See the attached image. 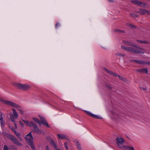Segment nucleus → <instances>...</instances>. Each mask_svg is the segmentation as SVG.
Wrapping results in <instances>:
<instances>
[{"label":"nucleus","instance_id":"f257e3e1","mask_svg":"<svg viewBox=\"0 0 150 150\" xmlns=\"http://www.w3.org/2000/svg\"><path fill=\"white\" fill-rule=\"evenodd\" d=\"M123 42L125 44L130 47L122 46L121 48L123 49L133 53L143 54L144 53L145 50L143 48L134 45L133 43L126 41H123Z\"/></svg>","mask_w":150,"mask_h":150},{"label":"nucleus","instance_id":"f03ea898","mask_svg":"<svg viewBox=\"0 0 150 150\" xmlns=\"http://www.w3.org/2000/svg\"><path fill=\"white\" fill-rule=\"evenodd\" d=\"M0 101L2 103L8 106L18 108V110L19 111L20 113L21 114H23V111L22 109L20 108H21L20 106L17 104L10 101L5 100L2 98H0Z\"/></svg>","mask_w":150,"mask_h":150},{"label":"nucleus","instance_id":"7ed1b4c3","mask_svg":"<svg viewBox=\"0 0 150 150\" xmlns=\"http://www.w3.org/2000/svg\"><path fill=\"white\" fill-rule=\"evenodd\" d=\"M25 138L26 139L27 143L31 146L32 149L33 150H34L35 148L33 144V137L31 134V132H30L27 135Z\"/></svg>","mask_w":150,"mask_h":150},{"label":"nucleus","instance_id":"20e7f679","mask_svg":"<svg viewBox=\"0 0 150 150\" xmlns=\"http://www.w3.org/2000/svg\"><path fill=\"white\" fill-rule=\"evenodd\" d=\"M13 113L11 112L9 113V115L10 116V119L11 121L13 122H15V119H16L18 117V115L17 113L16 110L14 108H12Z\"/></svg>","mask_w":150,"mask_h":150},{"label":"nucleus","instance_id":"39448f33","mask_svg":"<svg viewBox=\"0 0 150 150\" xmlns=\"http://www.w3.org/2000/svg\"><path fill=\"white\" fill-rule=\"evenodd\" d=\"M8 138L10 139L11 141L15 144L18 146H22L21 144L19 142L16 138L13 136L9 134L8 135Z\"/></svg>","mask_w":150,"mask_h":150},{"label":"nucleus","instance_id":"423d86ee","mask_svg":"<svg viewBox=\"0 0 150 150\" xmlns=\"http://www.w3.org/2000/svg\"><path fill=\"white\" fill-rule=\"evenodd\" d=\"M131 2L133 4L142 7L146 8L148 6V4L146 3L142 2L136 0H132L131 1Z\"/></svg>","mask_w":150,"mask_h":150},{"label":"nucleus","instance_id":"0eeeda50","mask_svg":"<svg viewBox=\"0 0 150 150\" xmlns=\"http://www.w3.org/2000/svg\"><path fill=\"white\" fill-rule=\"evenodd\" d=\"M137 13L142 15H145L146 14L150 15V11H148L146 9L143 8H139V11L137 12Z\"/></svg>","mask_w":150,"mask_h":150},{"label":"nucleus","instance_id":"6e6552de","mask_svg":"<svg viewBox=\"0 0 150 150\" xmlns=\"http://www.w3.org/2000/svg\"><path fill=\"white\" fill-rule=\"evenodd\" d=\"M32 127H33L34 129L33 132L37 133L38 134H41V131L39 129L38 127L37 126V125L34 122H32Z\"/></svg>","mask_w":150,"mask_h":150},{"label":"nucleus","instance_id":"1a4fd4ad","mask_svg":"<svg viewBox=\"0 0 150 150\" xmlns=\"http://www.w3.org/2000/svg\"><path fill=\"white\" fill-rule=\"evenodd\" d=\"M116 140L117 141V144L118 145L119 144H122L125 141L122 137H118L116 138Z\"/></svg>","mask_w":150,"mask_h":150},{"label":"nucleus","instance_id":"9d476101","mask_svg":"<svg viewBox=\"0 0 150 150\" xmlns=\"http://www.w3.org/2000/svg\"><path fill=\"white\" fill-rule=\"evenodd\" d=\"M58 138L59 139H68V137H67L64 134H57Z\"/></svg>","mask_w":150,"mask_h":150},{"label":"nucleus","instance_id":"9b49d317","mask_svg":"<svg viewBox=\"0 0 150 150\" xmlns=\"http://www.w3.org/2000/svg\"><path fill=\"white\" fill-rule=\"evenodd\" d=\"M136 71L137 72L142 73L144 72L147 73L148 72L147 69L146 68H144L140 69H137L136 70Z\"/></svg>","mask_w":150,"mask_h":150},{"label":"nucleus","instance_id":"f8f14e48","mask_svg":"<svg viewBox=\"0 0 150 150\" xmlns=\"http://www.w3.org/2000/svg\"><path fill=\"white\" fill-rule=\"evenodd\" d=\"M86 113L88 115L91 116L93 118H99L98 116V115H94L93 114H92L91 113V112H88L86 111Z\"/></svg>","mask_w":150,"mask_h":150},{"label":"nucleus","instance_id":"ddd939ff","mask_svg":"<svg viewBox=\"0 0 150 150\" xmlns=\"http://www.w3.org/2000/svg\"><path fill=\"white\" fill-rule=\"evenodd\" d=\"M30 88V86L28 85H25L22 84V90H28Z\"/></svg>","mask_w":150,"mask_h":150},{"label":"nucleus","instance_id":"4468645a","mask_svg":"<svg viewBox=\"0 0 150 150\" xmlns=\"http://www.w3.org/2000/svg\"><path fill=\"white\" fill-rule=\"evenodd\" d=\"M14 86L16 87L17 88L21 89L22 86V84L20 83H15L13 84Z\"/></svg>","mask_w":150,"mask_h":150},{"label":"nucleus","instance_id":"2eb2a0df","mask_svg":"<svg viewBox=\"0 0 150 150\" xmlns=\"http://www.w3.org/2000/svg\"><path fill=\"white\" fill-rule=\"evenodd\" d=\"M13 131H14V134L16 135V136L18 137L20 140L21 141H22V139L20 137L21 134L20 133H18L16 131H15V129H12Z\"/></svg>","mask_w":150,"mask_h":150},{"label":"nucleus","instance_id":"dca6fc26","mask_svg":"<svg viewBox=\"0 0 150 150\" xmlns=\"http://www.w3.org/2000/svg\"><path fill=\"white\" fill-rule=\"evenodd\" d=\"M22 121L27 125L31 127H32V122H29L28 121V120H22Z\"/></svg>","mask_w":150,"mask_h":150},{"label":"nucleus","instance_id":"f3484780","mask_svg":"<svg viewBox=\"0 0 150 150\" xmlns=\"http://www.w3.org/2000/svg\"><path fill=\"white\" fill-rule=\"evenodd\" d=\"M137 41L138 42L142 44H149V42L146 40H137Z\"/></svg>","mask_w":150,"mask_h":150},{"label":"nucleus","instance_id":"a211bd4d","mask_svg":"<svg viewBox=\"0 0 150 150\" xmlns=\"http://www.w3.org/2000/svg\"><path fill=\"white\" fill-rule=\"evenodd\" d=\"M33 120L35 122L38 123L40 125H41V123L40 121L37 118L33 117Z\"/></svg>","mask_w":150,"mask_h":150},{"label":"nucleus","instance_id":"6ab92c4d","mask_svg":"<svg viewBox=\"0 0 150 150\" xmlns=\"http://www.w3.org/2000/svg\"><path fill=\"white\" fill-rule=\"evenodd\" d=\"M41 122V124H42L43 125H45L47 127H49V126L47 122V121L45 119L42 120Z\"/></svg>","mask_w":150,"mask_h":150},{"label":"nucleus","instance_id":"aec40b11","mask_svg":"<svg viewBox=\"0 0 150 150\" xmlns=\"http://www.w3.org/2000/svg\"><path fill=\"white\" fill-rule=\"evenodd\" d=\"M103 69L105 71H106L108 74H109L111 75H112V74H113V71H111L107 69L106 68L104 67L103 68Z\"/></svg>","mask_w":150,"mask_h":150},{"label":"nucleus","instance_id":"412c9836","mask_svg":"<svg viewBox=\"0 0 150 150\" xmlns=\"http://www.w3.org/2000/svg\"><path fill=\"white\" fill-rule=\"evenodd\" d=\"M124 147L126 149L129 150H135L134 147L129 146H125Z\"/></svg>","mask_w":150,"mask_h":150},{"label":"nucleus","instance_id":"4be33fe9","mask_svg":"<svg viewBox=\"0 0 150 150\" xmlns=\"http://www.w3.org/2000/svg\"><path fill=\"white\" fill-rule=\"evenodd\" d=\"M135 62L141 64H144V61L142 60H136Z\"/></svg>","mask_w":150,"mask_h":150},{"label":"nucleus","instance_id":"5701e85b","mask_svg":"<svg viewBox=\"0 0 150 150\" xmlns=\"http://www.w3.org/2000/svg\"><path fill=\"white\" fill-rule=\"evenodd\" d=\"M50 143L55 148H57V146L56 145L55 142L53 140H51Z\"/></svg>","mask_w":150,"mask_h":150},{"label":"nucleus","instance_id":"b1692460","mask_svg":"<svg viewBox=\"0 0 150 150\" xmlns=\"http://www.w3.org/2000/svg\"><path fill=\"white\" fill-rule=\"evenodd\" d=\"M0 122L1 124L2 123L3 121V116L2 113L1 112H0Z\"/></svg>","mask_w":150,"mask_h":150},{"label":"nucleus","instance_id":"393cba45","mask_svg":"<svg viewBox=\"0 0 150 150\" xmlns=\"http://www.w3.org/2000/svg\"><path fill=\"white\" fill-rule=\"evenodd\" d=\"M130 15L133 17H137L138 16L137 14L134 13H130Z\"/></svg>","mask_w":150,"mask_h":150},{"label":"nucleus","instance_id":"a878e982","mask_svg":"<svg viewBox=\"0 0 150 150\" xmlns=\"http://www.w3.org/2000/svg\"><path fill=\"white\" fill-rule=\"evenodd\" d=\"M3 150H10V149H9L8 148L7 146L6 145H4L3 148Z\"/></svg>","mask_w":150,"mask_h":150},{"label":"nucleus","instance_id":"bb28decb","mask_svg":"<svg viewBox=\"0 0 150 150\" xmlns=\"http://www.w3.org/2000/svg\"><path fill=\"white\" fill-rule=\"evenodd\" d=\"M77 147L78 149L80 150L81 149V147H80V144L78 143L77 142L76 144Z\"/></svg>","mask_w":150,"mask_h":150},{"label":"nucleus","instance_id":"cd10ccee","mask_svg":"<svg viewBox=\"0 0 150 150\" xmlns=\"http://www.w3.org/2000/svg\"><path fill=\"white\" fill-rule=\"evenodd\" d=\"M127 26H129L131 28H134L135 27V26L133 25H132V24H130L129 23H127Z\"/></svg>","mask_w":150,"mask_h":150},{"label":"nucleus","instance_id":"c85d7f7f","mask_svg":"<svg viewBox=\"0 0 150 150\" xmlns=\"http://www.w3.org/2000/svg\"><path fill=\"white\" fill-rule=\"evenodd\" d=\"M118 77L121 80H123V81H124V80L125 79L122 76H121L120 75H119L118 76Z\"/></svg>","mask_w":150,"mask_h":150},{"label":"nucleus","instance_id":"c756f323","mask_svg":"<svg viewBox=\"0 0 150 150\" xmlns=\"http://www.w3.org/2000/svg\"><path fill=\"white\" fill-rule=\"evenodd\" d=\"M116 55L117 56H122V57H124L125 56V55L124 54H120V53H116Z\"/></svg>","mask_w":150,"mask_h":150},{"label":"nucleus","instance_id":"7c9ffc66","mask_svg":"<svg viewBox=\"0 0 150 150\" xmlns=\"http://www.w3.org/2000/svg\"><path fill=\"white\" fill-rule=\"evenodd\" d=\"M60 26V24L59 22H57L55 25L56 28H57L58 27Z\"/></svg>","mask_w":150,"mask_h":150},{"label":"nucleus","instance_id":"2f4dec72","mask_svg":"<svg viewBox=\"0 0 150 150\" xmlns=\"http://www.w3.org/2000/svg\"><path fill=\"white\" fill-rule=\"evenodd\" d=\"M67 143L66 142H65L64 144V146L67 150L68 149V147L67 146Z\"/></svg>","mask_w":150,"mask_h":150},{"label":"nucleus","instance_id":"473e14b6","mask_svg":"<svg viewBox=\"0 0 150 150\" xmlns=\"http://www.w3.org/2000/svg\"><path fill=\"white\" fill-rule=\"evenodd\" d=\"M144 64L150 65V61H144Z\"/></svg>","mask_w":150,"mask_h":150},{"label":"nucleus","instance_id":"72a5a7b5","mask_svg":"<svg viewBox=\"0 0 150 150\" xmlns=\"http://www.w3.org/2000/svg\"><path fill=\"white\" fill-rule=\"evenodd\" d=\"M115 32H118V33H121V32H123L122 30H119L117 29H115Z\"/></svg>","mask_w":150,"mask_h":150},{"label":"nucleus","instance_id":"f704fd0d","mask_svg":"<svg viewBox=\"0 0 150 150\" xmlns=\"http://www.w3.org/2000/svg\"><path fill=\"white\" fill-rule=\"evenodd\" d=\"M112 75H113V76H114L115 77H118V76L119 75L117 74H116V73H115L113 72V74H112Z\"/></svg>","mask_w":150,"mask_h":150},{"label":"nucleus","instance_id":"c9c22d12","mask_svg":"<svg viewBox=\"0 0 150 150\" xmlns=\"http://www.w3.org/2000/svg\"><path fill=\"white\" fill-rule=\"evenodd\" d=\"M40 117V118L41 120V122L42 121V120H43L45 119L44 117L42 116H39Z\"/></svg>","mask_w":150,"mask_h":150},{"label":"nucleus","instance_id":"e433bc0d","mask_svg":"<svg viewBox=\"0 0 150 150\" xmlns=\"http://www.w3.org/2000/svg\"><path fill=\"white\" fill-rule=\"evenodd\" d=\"M106 87L108 89H112V87L110 86H109V85H107L106 86Z\"/></svg>","mask_w":150,"mask_h":150},{"label":"nucleus","instance_id":"4c0bfd02","mask_svg":"<svg viewBox=\"0 0 150 150\" xmlns=\"http://www.w3.org/2000/svg\"><path fill=\"white\" fill-rule=\"evenodd\" d=\"M20 122V123L21 126L22 127H24V124L22 122H21V121H20L19 122Z\"/></svg>","mask_w":150,"mask_h":150},{"label":"nucleus","instance_id":"58836bf2","mask_svg":"<svg viewBox=\"0 0 150 150\" xmlns=\"http://www.w3.org/2000/svg\"><path fill=\"white\" fill-rule=\"evenodd\" d=\"M13 123H14V126H15V128H16L17 127V124H16V123L15 122H15H13Z\"/></svg>","mask_w":150,"mask_h":150},{"label":"nucleus","instance_id":"ea45409f","mask_svg":"<svg viewBox=\"0 0 150 150\" xmlns=\"http://www.w3.org/2000/svg\"><path fill=\"white\" fill-rule=\"evenodd\" d=\"M135 61H136V60H134L132 59V60H130V61L131 62H135Z\"/></svg>","mask_w":150,"mask_h":150},{"label":"nucleus","instance_id":"a19ab883","mask_svg":"<svg viewBox=\"0 0 150 150\" xmlns=\"http://www.w3.org/2000/svg\"><path fill=\"white\" fill-rule=\"evenodd\" d=\"M46 150H50V149H49L48 147L47 146H46Z\"/></svg>","mask_w":150,"mask_h":150},{"label":"nucleus","instance_id":"79ce46f5","mask_svg":"<svg viewBox=\"0 0 150 150\" xmlns=\"http://www.w3.org/2000/svg\"><path fill=\"white\" fill-rule=\"evenodd\" d=\"M141 89L143 90H146V89L144 88H141Z\"/></svg>","mask_w":150,"mask_h":150},{"label":"nucleus","instance_id":"37998d69","mask_svg":"<svg viewBox=\"0 0 150 150\" xmlns=\"http://www.w3.org/2000/svg\"><path fill=\"white\" fill-rule=\"evenodd\" d=\"M108 1L109 2H113V1H112L111 0H108Z\"/></svg>","mask_w":150,"mask_h":150},{"label":"nucleus","instance_id":"c03bdc74","mask_svg":"<svg viewBox=\"0 0 150 150\" xmlns=\"http://www.w3.org/2000/svg\"><path fill=\"white\" fill-rule=\"evenodd\" d=\"M57 150H60V149H57Z\"/></svg>","mask_w":150,"mask_h":150}]
</instances>
